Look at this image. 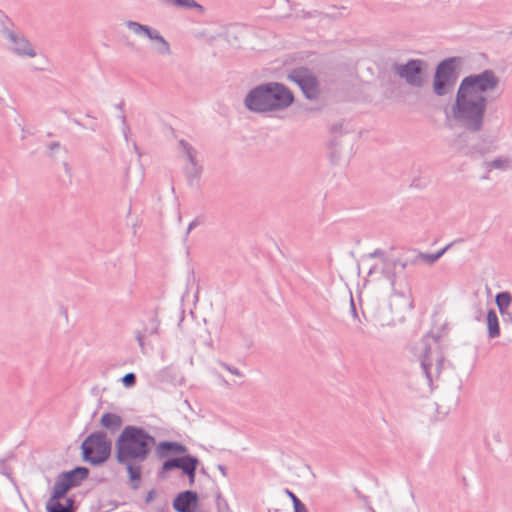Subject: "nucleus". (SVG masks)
I'll return each instance as SVG.
<instances>
[{
    "mask_svg": "<svg viewBox=\"0 0 512 512\" xmlns=\"http://www.w3.org/2000/svg\"><path fill=\"white\" fill-rule=\"evenodd\" d=\"M500 78L494 70L485 69L465 76L457 89L451 116L454 122L468 132H480L485 123L488 106L487 94L494 93Z\"/></svg>",
    "mask_w": 512,
    "mask_h": 512,
    "instance_id": "nucleus-1",
    "label": "nucleus"
},
{
    "mask_svg": "<svg viewBox=\"0 0 512 512\" xmlns=\"http://www.w3.org/2000/svg\"><path fill=\"white\" fill-rule=\"evenodd\" d=\"M294 102L292 91L280 82H265L250 89L243 99L244 107L253 113L283 111Z\"/></svg>",
    "mask_w": 512,
    "mask_h": 512,
    "instance_id": "nucleus-2",
    "label": "nucleus"
},
{
    "mask_svg": "<svg viewBox=\"0 0 512 512\" xmlns=\"http://www.w3.org/2000/svg\"><path fill=\"white\" fill-rule=\"evenodd\" d=\"M155 443V437L142 427L125 426L116 440V460L118 463H143Z\"/></svg>",
    "mask_w": 512,
    "mask_h": 512,
    "instance_id": "nucleus-3",
    "label": "nucleus"
},
{
    "mask_svg": "<svg viewBox=\"0 0 512 512\" xmlns=\"http://www.w3.org/2000/svg\"><path fill=\"white\" fill-rule=\"evenodd\" d=\"M461 63L460 57H448L439 62L432 82V90L436 96L444 97L452 93L458 78L456 69Z\"/></svg>",
    "mask_w": 512,
    "mask_h": 512,
    "instance_id": "nucleus-4",
    "label": "nucleus"
},
{
    "mask_svg": "<svg viewBox=\"0 0 512 512\" xmlns=\"http://www.w3.org/2000/svg\"><path fill=\"white\" fill-rule=\"evenodd\" d=\"M111 449V441L103 431L91 433L81 444L82 458L91 465L106 462L111 455Z\"/></svg>",
    "mask_w": 512,
    "mask_h": 512,
    "instance_id": "nucleus-5",
    "label": "nucleus"
},
{
    "mask_svg": "<svg viewBox=\"0 0 512 512\" xmlns=\"http://www.w3.org/2000/svg\"><path fill=\"white\" fill-rule=\"evenodd\" d=\"M369 258H380L381 259V267L372 266L368 271V276L372 277L377 273H381L383 277L390 283L392 291L395 295H399L401 297H406L409 294V285L406 274L401 271L400 267H396L393 271L394 276L389 277L385 272V261L386 260H402L403 257L395 258L391 256H387L385 252L381 249H376L373 252L369 253Z\"/></svg>",
    "mask_w": 512,
    "mask_h": 512,
    "instance_id": "nucleus-6",
    "label": "nucleus"
},
{
    "mask_svg": "<svg viewBox=\"0 0 512 512\" xmlns=\"http://www.w3.org/2000/svg\"><path fill=\"white\" fill-rule=\"evenodd\" d=\"M419 358L427 383L431 386L433 380L439 377L444 363V356L436 341H434V346L432 347L428 344V339H423Z\"/></svg>",
    "mask_w": 512,
    "mask_h": 512,
    "instance_id": "nucleus-7",
    "label": "nucleus"
},
{
    "mask_svg": "<svg viewBox=\"0 0 512 512\" xmlns=\"http://www.w3.org/2000/svg\"><path fill=\"white\" fill-rule=\"evenodd\" d=\"M452 146L458 153L470 158L483 157L493 149L492 142L486 137L471 136L465 132L453 140Z\"/></svg>",
    "mask_w": 512,
    "mask_h": 512,
    "instance_id": "nucleus-8",
    "label": "nucleus"
},
{
    "mask_svg": "<svg viewBox=\"0 0 512 512\" xmlns=\"http://www.w3.org/2000/svg\"><path fill=\"white\" fill-rule=\"evenodd\" d=\"M428 64L423 59H409L404 64L395 63L392 68L394 73L403 79L409 86L421 88L426 82L425 71Z\"/></svg>",
    "mask_w": 512,
    "mask_h": 512,
    "instance_id": "nucleus-9",
    "label": "nucleus"
},
{
    "mask_svg": "<svg viewBox=\"0 0 512 512\" xmlns=\"http://www.w3.org/2000/svg\"><path fill=\"white\" fill-rule=\"evenodd\" d=\"M448 249V246L440 249L436 253H423L416 250L412 251L411 254L403 256L402 260H386L385 272L389 277L394 276V270L396 267H400L401 271L405 273L406 268L409 265H416L419 262H425L427 264L435 263Z\"/></svg>",
    "mask_w": 512,
    "mask_h": 512,
    "instance_id": "nucleus-10",
    "label": "nucleus"
},
{
    "mask_svg": "<svg viewBox=\"0 0 512 512\" xmlns=\"http://www.w3.org/2000/svg\"><path fill=\"white\" fill-rule=\"evenodd\" d=\"M1 34L9 42L10 50L20 57L34 58L37 53L24 34L14 29V25L7 21L1 28Z\"/></svg>",
    "mask_w": 512,
    "mask_h": 512,
    "instance_id": "nucleus-11",
    "label": "nucleus"
},
{
    "mask_svg": "<svg viewBox=\"0 0 512 512\" xmlns=\"http://www.w3.org/2000/svg\"><path fill=\"white\" fill-rule=\"evenodd\" d=\"M199 465V460L197 457L187 454L180 457L168 458L166 459L160 471L158 472V476L160 478H165V473L171 471L173 469H180L183 474H185L189 479V484L193 485L195 482L196 471Z\"/></svg>",
    "mask_w": 512,
    "mask_h": 512,
    "instance_id": "nucleus-12",
    "label": "nucleus"
},
{
    "mask_svg": "<svg viewBox=\"0 0 512 512\" xmlns=\"http://www.w3.org/2000/svg\"><path fill=\"white\" fill-rule=\"evenodd\" d=\"M289 79L299 86L307 99H317L319 95V83L316 76L308 69L300 68L293 70L289 74Z\"/></svg>",
    "mask_w": 512,
    "mask_h": 512,
    "instance_id": "nucleus-13",
    "label": "nucleus"
},
{
    "mask_svg": "<svg viewBox=\"0 0 512 512\" xmlns=\"http://www.w3.org/2000/svg\"><path fill=\"white\" fill-rule=\"evenodd\" d=\"M198 504V494L192 490L179 493L174 501L173 508L177 512H195Z\"/></svg>",
    "mask_w": 512,
    "mask_h": 512,
    "instance_id": "nucleus-14",
    "label": "nucleus"
},
{
    "mask_svg": "<svg viewBox=\"0 0 512 512\" xmlns=\"http://www.w3.org/2000/svg\"><path fill=\"white\" fill-rule=\"evenodd\" d=\"M188 448L182 443L175 441H161L156 447L158 458H167L170 455H187Z\"/></svg>",
    "mask_w": 512,
    "mask_h": 512,
    "instance_id": "nucleus-15",
    "label": "nucleus"
},
{
    "mask_svg": "<svg viewBox=\"0 0 512 512\" xmlns=\"http://www.w3.org/2000/svg\"><path fill=\"white\" fill-rule=\"evenodd\" d=\"M64 478L70 482L72 488L78 487L89 476V469L86 467L78 466L74 469L61 473Z\"/></svg>",
    "mask_w": 512,
    "mask_h": 512,
    "instance_id": "nucleus-16",
    "label": "nucleus"
},
{
    "mask_svg": "<svg viewBox=\"0 0 512 512\" xmlns=\"http://www.w3.org/2000/svg\"><path fill=\"white\" fill-rule=\"evenodd\" d=\"M148 38L154 42V51L162 56L171 54V47L168 41L159 33L158 30L152 29L151 35Z\"/></svg>",
    "mask_w": 512,
    "mask_h": 512,
    "instance_id": "nucleus-17",
    "label": "nucleus"
},
{
    "mask_svg": "<svg viewBox=\"0 0 512 512\" xmlns=\"http://www.w3.org/2000/svg\"><path fill=\"white\" fill-rule=\"evenodd\" d=\"M100 424L103 428L114 433L121 428L123 420L118 414L104 413L100 419Z\"/></svg>",
    "mask_w": 512,
    "mask_h": 512,
    "instance_id": "nucleus-18",
    "label": "nucleus"
},
{
    "mask_svg": "<svg viewBox=\"0 0 512 512\" xmlns=\"http://www.w3.org/2000/svg\"><path fill=\"white\" fill-rule=\"evenodd\" d=\"M121 464L126 466V470L131 481V488L137 490L140 487L142 477L141 463L128 462Z\"/></svg>",
    "mask_w": 512,
    "mask_h": 512,
    "instance_id": "nucleus-19",
    "label": "nucleus"
},
{
    "mask_svg": "<svg viewBox=\"0 0 512 512\" xmlns=\"http://www.w3.org/2000/svg\"><path fill=\"white\" fill-rule=\"evenodd\" d=\"M71 489L72 486L70 485V482H68L60 473L55 479L50 497H54V499L64 498Z\"/></svg>",
    "mask_w": 512,
    "mask_h": 512,
    "instance_id": "nucleus-20",
    "label": "nucleus"
},
{
    "mask_svg": "<svg viewBox=\"0 0 512 512\" xmlns=\"http://www.w3.org/2000/svg\"><path fill=\"white\" fill-rule=\"evenodd\" d=\"M203 172V166L200 163L187 164L185 166V175L190 186H194L200 179Z\"/></svg>",
    "mask_w": 512,
    "mask_h": 512,
    "instance_id": "nucleus-21",
    "label": "nucleus"
},
{
    "mask_svg": "<svg viewBox=\"0 0 512 512\" xmlns=\"http://www.w3.org/2000/svg\"><path fill=\"white\" fill-rule=\"evenodd\" d=\"M487 330L488 336L491 339L497 338L500 336V327L499 320L496 312L491 309L487 313Z\"/></svg>",
    "mask_w": 512,
    "mask_h": 512,
    "instance_id": "nucleus-22",
    "label": "nucleus"
},
{
    "mask_svg": "<svg viewBox=\"0 0 512 512\" xmlns=\"http://www.w3.org/2000/svg\"><path fill=\"white\" fill-rule=\"evenodd\" d=\"M179 146L188 164L200 163L197 160L198 152L190 143L182 139L179 141Z\"/></svg>",
    "mask_w": 512,
    "mask_h": 512,
    "instance_id": "nucleus-23",
    "label": "nucleus"
},
{
    "mask_svg": "<svg viewBox=\"0 0 512 512\" xmlns=\"http://www.w3.org/2000/svg\"><path fill=\"white\" fill-rule=\"evenodd\" d=\"M495 302L499 312L510 309L512 303V295L508 291L499 292L495 296Z\"/></svg>",
    "mask_w": 512,
    "mask_h": 512,
    "instance_id": "nucleus-24",
    "label": "nucleus"
},
{
    "mask_svg": "<svg viewBox=\"0 0 512 512\" xmlns=\"http://www.w3.org/2000/svg\"><path fill=\"white\" fill-rule=\"evenodd\" d=\"M126 27L136 35H144L148 38L151 35L153 28L147 25H143L136 21L129 20L125 23Z\"/></svg>",
    "mask_w": 512,
    "mask_h": 512,
    "instance_id": "nucleus-25",
    "label": "nucleus"
},
{
    "mask_svg": "<svg viewBox=\"0 0 512 512\" xmlns=\"http://www.w3.org/2000/svg\"><path fill=\"white\" fill-rule=\"evenodd\" d=\"M489 170L499 169V170H508L512 167L511 160L507 157H498L494 160L490 161L487 164Z\"/></svg>",
    "mask_w": 512,
    "mask_h": 512,
    "instance_id": "nucleus-26",
    "label": "nucleus"
},
{
    "mask_svg": "<svg viewBox=\"0 0 512 512\" xmlns=\"http://www.w3.org/2000/svg\"><path fill=\"white\" fill-rule=\"evenodd\" d=\"M62 498L50 497L46 502L47 512H70L64 504L60 502Z\"/></svg>",
    "mask_w": 512,
    "mask_h": 512,
    "instance_id": "nucleus-27",
    "label": "nucleus"
},
{
    "mask_svg": "<svg viewBox=\"0 0 512 512\" xmlns=\"http://www.w3.org/2000/svg\"><path fill=\"white\" fill-rule=\"evenodd\" d=\"M285 493L293 502L294 512H307L306 506L292 491L285 489Z\"/></svg>",
    "mask_w": 512,
    "mask_h": 512,
    "instance_id": "nucleus-28",
    "label": "nucleus"
},
{
    "mask_svg": "<svg viewBox=\"0 0 512 512\" xmlns=\"http://www.w3.org/2000/svg\"><path fill=\"white\" fill-rule=\"evenodd\" d=\"M216 506L218 512H226L228 510V504L220 492H217L216 494Z\"/></svg>",
    "mask_w": 512,
    "mask_h": 512,
    "instance_id": "nucleus-29",
    "label": "nucleus"
},
{
    "mask_svg": "<svg viewBox=\"0 0 512 512\" xmlns=\"http://www.w3.org/2000/svg\"><path fill=\"white\" fill-rule=\"evenodd\" d=\"M122 383L125 387H131L136 383V375L132 372L127 373L122 378Z\"/></svg>",
    "mask_w": 512,
    "mask_h": 512,
    "instance_id": "nucleus-30",
    "label": "nucleus"
},
{
    "mask_svg": "<svg viewBox=\"0 0 512 512\" xmlns=\"http://www.w3.org/2000/svg\"><path fill=\"white\" fill-rule=\"evenodd\" d=\"M502 322L505 326H512V311L511 309L499 312Z\"/></svg>",
    "mask_w": 512,
    "mask_h": 512,
    "instance_id": "nucleus-31",
    "label": "nucleus"
},
{
    "mask_svg": "<svg viewBox=\"0 0 512 512\" xmlns=\"http://www.w3.org/2000/svg\"><path fill=\"white\" fill-rule=\"evenodd\" d=\"M220 366L235 376L243 377V373L238 368H236L234 366L228 365L225 362H220Z\"/></svg>",
    "mask_w": 512,
    "mask_h": 512,
    "instance_id": "nucleus-32",
    "label": "nucleus"
},
{
    "mask_svg": "<svg viewBox=\"0 0 512 512\" xmlns=\"http://www.w3.org/2000/svg\"><path fill=\"white\" fill-rule=\"evenodd\" d=\"M0 473L10 478L11 476V468L8 467L5 463V460H0Z\"/></svg>",
    "mask_w": 512,
    "mask_h": 512,
    "instance_id": "nucleus-33",
    "label": "nucleus"
},
{
    "mask_svg": "<svg viewBox=\"0 0 512 512\" xmlns=\"http://www.w3.org/2000/svg\"><path fill=\"white\" fill-rule=\"evenodd\" d=\"M64 505L70 512H76L77 507L75 499L73 497H68Z\"/></svg>",
    "mask_w": 512,
    "mask_h": 512,
    "instance_id": "nucleus-34",
    "label": "nucleus"
},
{
    "mask_svg": "<svg viewBox=\"0 0 512 512\" xmlns=\"http://www.w3.org/2000/svg\"><path fill=\"white\" fill-rule=\"evenodd\" d=\"M350 311H351V314H352L353 318L360 321L359 315H358V312L356 310V306H355V303H354V300H353L352 297H351V300H350Z\"/></svg>",
    "mask_w": 512,
    "mask_h": 512,
    "instance_id": "nucleus-35",
    "label": "nucleus"
},
{
    "mask_svg": "<svg viewBox=\"0 0 512 512\" xmlns=\"http://www.w3.org/2000/svg\"><path fill=\"white\" fill-rule=\"evenodd\" d=\"M48 149L50 150L51 154H53L54 152H56L58 149H60L61 145L59 142L55 141V142H52L50 144H48Z\"/></svg>",
    "mask_w": 512,
    "mask_h": 512,
    "instance_id": "nucleus-36",
    "label": "nucleus"
},
{
    "mask_svg": "<svg viewBox=\"0 0 512 512\" xmlns=\"http://www.w3.org/2000/svg\"><path fill=\"white\" fill-rule=\"evenodd\" d=\"M155 491L154 490H150L147 495H146V498H145V502L148 504V503H151L154 498H155Z\"/></svg>",
    "mask_w": 512,
    "mask_h": 512,
    "instance_id": "nucleus-37",
    "label": "nucleus"
},
{
    "mask_svg": "<svg viewBox=\"0 0 512 512\" xmlns=\"http://www.w3.org/2000/svg\"><path fill=\"white\" fill-rule=\"evenodd\" d=\"M198 224L199 223H198L197 219L190 222L188 225L187 231H186V235H188L192 231V229H194L196 226H198Z\"/></svg>",
    "mask_w": 512,
    "mask_h": 512,
    "instance_id": "nucleus-38",
    "label": "nucleus"
},
{
    "mask_svg": "<svg viewBox=\"0 0 512 512\" xmlns=\"http://www.w3.org/2000/svg\"><path fill=\"white\" fill-rule=\"evenodd\" d=\"M158 330V322L155 319L151 320V331L150 334L156 333Z\"/></svg>",
    "mask_w": 512,
    "mask_h": 512,
    "instance_id": "nucleus-39",
    "label": "nucleus"
},
{
    "mask_svg": "<svg viewBox=\"0 0 512 512\" xmlns=\"http://www.w3.org/2000/svg\"><path fill=\"white\" fill-rule=\"evenodd\" d=\"M217 468L223 476H227V468L224 465L218 464Z\"/></svg>",
    "mask_w": 512,
    "mask_h": 512,
    "instance_id": "nucleus-40",
    "label": "nucleus"
},
{
    "mask_svg": "<svg viewBox=\"0 0 512 512\" xmlns=\"http://www.w3.org/2000/svg\"><path fill=\"white\" fill-rule=\"evenodd\" d=\"M121 121H122L123 126H124V135H125V138H127L126 130L128 129V127H127V122H126V117H125V115H122V116H121Z\"/></svg>",
    "mask_w": 512,
    "mask_h": 512,
    "instance_id": "nucleus-41",
    "label": "nucleus"
},
{
    "mask_svg": "<svg viewBox=\"0 0 512 512\" xmlns=\"http://www.w3.org/2000/svg\"><path fill=\"white\" fill-rule=\"evenodd\" d=\"M85 128H88L90 129L91 131H97L98 129V124L96 122L92 123L91 125L89 126H85Z\"/></svg>",
    "mask_w": 512,
    "mask_h": 512,
    "instance_id": "nucleus-42",
    "label": "nucleus"
},
{
    "mask_svg": "<svg viewBox=\"0 0 512 512\" xmlns=\"http://www.w3.org/2000/svg\"><path fill=\"white\" fill-rule=\"evenodd\" d=\"M137 340L140 346H143V336L141 334L137 335Z\"/></svg>",
    "mask_w": 512,
    "mask_h": 512,
    "instance_id": "nucleus-43",
    "label": "nucleus"
},
{
    "mask_svg": "<svg viewBox=\"0 0 512 512\" xmlns=\"http://www.w3.org/2000/svg\"><path fill=\"white\" fill-rule=\"evenodd\" d=\"M72 122H73L74 124H76L77 126H80V127L85 128V126H84V125H83L79 120H77V119H73V120H72Z\"/></svg>",
    "mask_w": 512,
    "mask_h": 512,
    "instance_id": "nucleus-44",
    "label": "nucleus"
},
{
    "mask_svg": "<svg viewBox=\"0 0 512 512\" xmlns=\"http://www.w3.org/2000/svg\"><path fill=\"white\" fill-rule=\"evenodd\" d=\"M123 106H124V104H123V103H119V104L117 105V108H118V109H120V110H122V109H123Z\"/></svg>",
    "mask_w": 512,
    "mask_h": 512,
    "instance_id": "nucleus-45",
    "label": "nucleus"
},
{
    "mask_svg": "<svg viewBox=\"0 0 512 512\" xmlns=\"http://www.w3.org/2000/svg\"><path fill=\"white\" fill-rule=\"evenodd\" d=\"M86 117H88V118H92V119H95V117H93V116H92V114H90V113H87V114H86Z\"/></svg>",
    "mask_w": 512,
    "mask_h": 512,
    "instance_id": "nucleus-46",
    "label": "nucleus"
},
{
    "mask_svg": "<svg viewBox=\"0 0 512 512\" xmlns=\"http://www.w3.org/2000/svg\"><path fill=\"white\" fill-rule=\"evenodd\" d=\"M64 167H65V170L68 171L69 170V166L67 163H64Z\"/></svg>",
    "mask_w": 512,
    "mask_h": 512,
    "instance_id": "nucleus-47",
    "label": "nucleus"
}]
</instances>
